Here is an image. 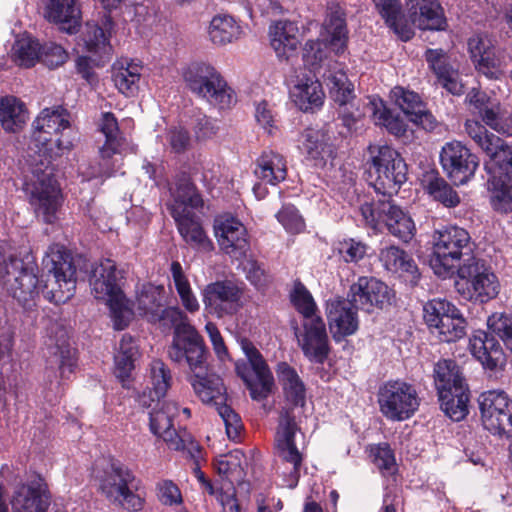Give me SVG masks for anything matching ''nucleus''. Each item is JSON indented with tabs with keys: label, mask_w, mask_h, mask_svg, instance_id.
<instances>
[{
	"label": "nucleus",
	"mask_w": 512,
	"mask_h": 512,
	"mask_svg": "<svg viewBox=\"0 0 512 512\" xmlns=\"http://www.w3.org/2000/svg\"><path fill=\"white\" fill-rule=\"evenodd\" d=\"M33 127L30 149L41 159L40 166L25 181L24 190L36 218L53 224L62 205V194L50 164L73 149L77 133L70 112L62 106L43 109Z\"/></svg>",
	"instance_id": "obj_1"
},
{
	"label": "nucleus",
	"mask_w": 512,
	"mask_h": 512,
	"mask_svg": "<svg viewBox=\"0 0 512 512\" xmlns=\"http://www.w3.org/2000/svg\"><path fill=\"white\" fill-rule=\"evenodd\" d=\"M47 271L46 283L39 285L37 267L25 264L18 258H10L9 262L0 266V277L7 292L25 309L36 306L40 291L43 297L55 304L66 303L76 290V267L72 256L63 245L51 244L42 261Z\"/></svg>",
	"instance_id": "obj_2"
},
{
	"label": "nucleus",
	"mask_w": 512,
	"mask_h": 512,
	"mask_svg": "<svg viewBox=\"0 0 512 512\" xmlns=\"http://www.w3.org/2000/svg\"><path fill=\"white\" fill-rule=\"evenodd\" d=\"M170 213L183 240L193 249L210 252L214 246L202 228L195 211L203 206V199L186 175L177 177L170 185Z\"/></svg>",
	"instance_id": "obj_3"
},
{
	"label": "nucleus",
	"mask_w": 512,
	"mask_h": 512,
	"mask_svg": "<svg viewBox=\"0 0 512 512\" xmlns=\"http://www.w3.org/2000/svg\"><path fill=\"white\" fill-rule=\"evenodd\" d=\"M173 327L167 348L168 358L176 364H187L191 372L206 370V349L202 336L179 307H167L163 316Z\"/></svg>",
	"instance_id": "obj_4"
},
{
	"label": "nucleus",
	"mask_w": 512,
	"mask_h": 512,
	"mask_svg": "<svg viewBox=\"0 0 512 512\" xmlns=\"http://www.w3.org/2000/svg\"><path fill=\"white\" fill-rule=\"evenodd\" d=\"M474 246L464 228L447 225L436 229L432 236L430 259L433 272L443 279L452 277L465 259L476 258L473 255Z\"/></svg>",
	"instance_id": "obj_5"
},
{
	"label": "nucleus",
	"mask_w": 512,
	"mask_h": 512,
	"mask_svg": "<svg viewBox=\"0 0 512 512\" xmlns=\"http://www.w3.org/2000/svg\"><path fill=\"white\" fill-rule=\"evenodd\" d=\"M122 278V272L111 259L97 263L89 277L91 293L109 306L114 327L118 330L124 329L132 316L129 302L121 288Z\"/></svg>",
	"instance_id": "obj_6"
},
{
	"label": "nucleus",
	"mask_w": 512,
	"mask_h": 512,
	"mask_svg": "<svg viewBox=\"0 0 512 512\" xmlns=\"http://www.w3.org/2000/svg\"><path fill=\"white\" fill-rule=\"evenodd\" d=\"M321 39L309 40L303 48V59L317 69L327 59V49L340 56L347 49L349 32L344 9L338 4L328 6L320 32Z\"/></svg>",
	"instance_id": "obj_7"
},
{
	"label": "nucleus",
	"mask_w": 512,
	"mask_h": 512,
	"mask_svg": "<svg viewBox=\"0 0 512 512\" xmlns=\"http://www.w3.org/2000/svg\"><path fill=\"white\" fill-rule=\"evenodd\" d=\"M434 382L445 415L453 421L463 420L468 414L469 390L455 361H439L434 368Z\"/></svg>",
	"instance_id": "obj_8"
},
{
	"label": "nucleus",
	"mask_w": 512,
	"mask_h": 512,
	"mask_svg": "<svg viewBox=\"0 0 512 512\" xmlns=\"http://www.w3.org/2000/svg\"><path fill=\"white\" fill-rule=\"evenodd\" d=\"M455 288L465 299L487 303L495 299L501 284L493 268L480 258L465 259L456 273Z\"/></svg>",
	"instance_id": "obj_9"
},
{
	"label": "nucleus",
	"mask_w": 512,
	"mask_h": 512,
	"mask_svg": "<svg viewBox=\"0 0 512 512\" xmlns=\"http://www.w3.org/2000/svg\"><path fill=\"white\" fill-rule=\"evenodd\" d=\"M187 88L198 98L220 109L233 103V90L221 73L208 62H193L183 70Z\"/></svg>",
	"instance_id": "obj_10"
},
{
	"label": "nucleus",
	"mask_w": 512,
	"mask_h": 512,
	"mask_svg": "<svg viewBox=\"0 0 512 512\" xmlns=\"http://www.w3.org/2000/svg\"><path fill=\"white\" fill-rule=\"evenodd\" d=\"M98 481L100 491L112 504L130 512L143 508L144 498L138 493V481L125 465L110 462Z\"/></svg>",
	"instance_id": "obj_11"
},
{
	"label": "nucleus",
	"mask_w": 512,
	"mask_h": 512,
	"mask_svg": "<svg viewBox=\"0 0 512 512\" xmlns=\"http://www.w3.org/2000/svg\"><path fill=\"white\" fill-rule=\"evenodd\" d=\"M155 405L149 412V428L153 435L163 439L169 449L182 451L192 458H198L200 446L185 430H176L173 427V419L179 413L177 403L173 401H155Z\"/></svg>",
	"instance_id": "obj_12"
},
{
	"label": "nucleus",
	"mask_w": 512,
	"mask_h": 512,
	"mask_svg": "<svg viewBox=\"0 0 512 512\" xmlns=\"http://www.w3.org/2000/svg\"><path fill=\"white\" fill-rule=\"evenodd\" d=\"M372 167L369 170L371 185L384 197L397 194L407 180V166L400 154L388 145L371 150Z\"/></svg>",
	"instance_id": "obj_13"
},
{
	"label": "nucleus",
	"mask_w": 512,
	"mask_h": 512,
	"mask_svg": "<svg viewBox=\"0 0 512 512\" xmlns=\"http://www.w3.org/2000/svg\"><path fill=\"white\" fill-rule=\"evenodd\" d=\"M205 371L192 372L194 374L191 382L193 389L203 403L215 406L224 422L228 438L236 441L242 429L241 419L225 403L226 394L222 379L215 374L205 375Z\"/></svg>",
	"instance_id": "obj_14"
},
{
	"label": "nucleus",
	"mask_w": 512,
	"mask_h": 512,
	"mask_svg": "<svg viewBox=\"0 0 512 512\" xmlns=\"http://www.w3.org/2000/svg\"><path fill=\"white\" fill-rule=\"evenodd\" d=\"M359 211L365 224L373 229L383 222L390 234L404 242H409L415 236L416 226L412 217L390 199L378 200L377 203L365 202Z\"/></svg>",
	"instance_id": "obj_15"
},
{
	"label": "nucleus",
	"mask_w": 512,
	"mask_h": 512,
	"mask_svg": "<svg viewBox=\"0 0 512 512\" xmlns=\"http://www.w3.org/2000/svg\"><path fill=\"white\" fill-rule=\"evenodd\" d=\"M377 402L386 419L401 422L415 414L420 398L412 384L397 379L389 380L379 387Z\"/></svg>",
	"instance_id": "obj_16"
},
{
	"label": "nucleus",
	"mask_w": 512,
	"mask_h": 512,
	"mask_svg": "<svg viewBox=\"0 0 512 512\" xmlns=\"http://www.w3.org/2000/svg\"><path fill=\"white\" fill-rule=\"evenodd\" d=\"M242 349L248 363L236 362V373L245 382L253 400H264L273 391V375L259 351L251 343L242 342Z\"/></svg>",
	"instance_id": "obj_17"
},
{
	"label": "nucleus",
	"mask_w": 512,
	"mask_h": 512,
	"mask_svg": "<svg viewBox=\"0 0 512 512\" xmlns=\"http://www.w3.org/2000/svg\"><path fill=\"white\" fill-rule=\"evenodd\" d=\"M481 422L497 436H512V399L502 390H489L478 398Z\"/></svg>",
	"instance_id": "obj_18"
},
{
	"label": "nucleus",
	"mask_w": 512,
	"mask_h": 512,
	"mask_svg": "<svg viewBox=\"0 0 512 512\" xmlns=\"http://www.w3.org/2000/svg\"><path fill=\"white\" fill-rule=\"evenodd\" d=\"M12 512H47L50 497L41 478L24 480L19 475L9 483Z\"/></svg>",
	"instance_id": "obj_19"
},
{
	"label": "nucleus",
	"mask_w": 512,
	"mask_h": 512,
	"mask_svg": "<svg viewBox=\"0 0 512 512\" xmlns=\"http://www.w3.org/2000/svg\"><path fill=\"white\" fill-rule=\"evenodd\" d=\"M439 158L443 171L455 185L466 184L479 167L478 157L457 140L445 143Z\"/></svg>",
	"instance_id": "obj_20"
},
{
	"label": "nucleus",
	"mask_w": 512,
	"mask_h": 512,
	"mask_svg": "<svg viewBox=\"0 0 512 512\" xmlns=\"http://www.w3.org/2000/svg\"><path fill=\"white\" fill-rule=\"evenodd\" d=\"M301 329H295L298 346L312 363L323 364L329 356L330 345L322 317L303 320Z\"/></svg>",
	"instance_id": "obj_21"
},
{
	"label": "nucleus",
	"mask_w": 512,
	"mask_h": 512,
	"mask_svg": "<svg viewBox=\"0 0 512 512\" xmlns=\"http://www.w3.org/2000/svg\"><path fill=\"white\" fill-rule=\"evenodd\" d=\"M242 294V288L230 280L210 283L202 294L205 310L217 318L232 315L241 306Z\"/></svg>",
	"instance_id": "obj_22"
},
{
	"label": "nucleus",
	"mask_w": 512,
	"mask_h": 512,
	"mask_svg": "<svg viewBox=\"0 0 512 512\" xmlns=\"http://www.w3.org/2000/svg\"><path fill=\"white\" fill-rule=\"evenodd\" d=\"M214 233L220 249L235 260H242L250 250L249 236L243 223L233 216L215 220Z\"/></svg>",
	"instance_id": "obj_23"
},
{
	"label": "nucleus",
	"mask_w": 512,
	"mask_h": 512,
	"mask_svg": "<svg viewBox=\"0 0 512 512\" xmlns=\"http://www.w3.org/2000/svg\"><path fill=\"white\" fill-rule=\"evenodd\" d=\"M358 306L352 298L334 297L328 299L325 312L332 338L341 342L345 337L356 333L359 328Z\"/></svg>",
	"instance_id": "obj_24"
},
{
	"label": "nucleus",
	"mask_w": 512,
	"mask_h": 512,
	"mask_svg": "<svg viewBox=\"0 0 512 512\" xmlns=\"http://www.w3.org/2000/svg\"><path fill=\"white\" fill-rule=\"evenodd\" d=\"M297 426L288 410H284L280 414L279 425L275 436V443L278 456L286 463L292 465L290 471L291 484L293 487L297 484L299 471L302 464V454L295 445V435Z\"/></svg>",
	"instance_id": "obj_25"
},
{
	"label": "nucleus",
	"mask_w": 512,
	"mask_h": 512,
	"mask_svg": "<svg viewBox=\"0 0 512 512\" xmlns=\"http://www.w3.org/2000/svg\"><path fill=\"white\" fill-rule=\"evenodd\" d=\"M46 357V376L51 383L69 379L76 369L75 350L70 347L64 332L55 342L48 344Z\"/></svg>",
	"instance_id": "obj_26"
},
{
	"label": "nucleus",
	"mask_w": 512,
	"mask_h": 512,
	"mask_svg": "<svg viewBox=\"0 0 512 512\" xmlns=\"http://www.w3.org/2000/svg\"><path fill=\"white\" fill-rule=\"evenodd\" d=\"M349 297L361 309L383 308L390 304L393 297L391 289L382 281L373 277H360L351 285Z\"/></svg>",
	"instance_id": "obj_27"
},
{
	"label": "nucleus",
	"mask_w": 512,
	"mask_h": 512,
	"mask_svg": "<svg viewBox=\"0 0 512 512\" xmlns=\"http://www.w3.org/2000/svg\"><path fill=\"white\" fill-rule=\"evenodd\" d=\"M289 94L292 102L303 112H314L324 104L325 93L315 76L296 75L291 81Z\"/></svg>",
	"instance_id": "obj_28"
},
{
	"label": "nucleus",
	"mask_w": 512,
	"mask_h": 512,
	"mask_svg": "<svg viewBox=\"0 0 512 512\" xmlns=\"http://www.w3.org/2000/svg\"><path fill=\"white\" fill-rule=\"evenodd\" d=\"M468 51L475 68L487 78L499 79L503 71L495 58L494 43L484 33L471 36L468 40Z\"/></svg>",
	"instance_id": "obj_29"
},
{
	"label": "nucleus",
	"mask_w": 512,
	"mask_h": 512,
	"mask_svg": "<svg viewBox=\"0 0 512 512\" xmlns=\"http://www.w3.org/2000/svg\"><path fill=\"white\" fill-rule=\"evenodd\" d=\"M409 17L421 30L442 31L447 27L444 10L437 0H409Z\"/></svg>",
	"instance_id": "obj_30"
},
{
	"label": "nucleus",
	"mask_w": 512,
	"mask_h": 512,
	"mask_svg": "<svg viewBox=\"0 0 512 512\" xmlns=\"http://www.w3.org/2000/svg\"><path fill=\"white\" fill-rule=\"evenodd\" d=\"M44 15L68 34L76 33L81 26V11L76 0H47Z\"/></svg>",
	"instance_id": "obj_31"
},
{
	"label": "nucleus",
	"mask_w": 512,
	"mask_h": 512,
	"mask_svg": "<svg viewBox=\"0 0 512 512\" xmlns=\"http://www.w3.org/2000/svg\"><path fill=\"white\" fill-rule=\"evenodd\" d=\"M469 351L484 368L494 370L504 362V352L497 340L485 331L478 330L469 338Z\"/></svg>",
	"instance_id": "obj_32"
},
{
	"label": "nucleus",
	"mask_w": 512,
	"mask_h": 512,
	"mask_svg": "<svg viewBox=\"0 0 512 512\" xmlns=\"http://www.w3.org/2000/svg\"><path fill=\"white\" fill-rule=\"evenodd\" d=\"M164 287L152 283L143 284L137 291L136 309L140 315L147 317L150 322H163L167 320L163 317L167 308L163 307Z\"/></svg>",
	"instance_id": "obj_33"
},
{
	"label": "nucleus",
	"mask_w": 512,
	"mask_h": 512,
	"mask_svg": "<svg viewBox=\"0 0 512 512\" xmlns=\"http://www.w3.org/2000/svg\"><path fill=\"white\" fill-rule=\"evenodd\" d=\"M143 66L132 59H119L112 65V81L126 97L135 96L140 88Z\"/></svg>",
	"instance_id": "obj_34"
},
{
	"label": "nucleus",
	"mask_w": 512,
	"mask_h": 512,
	"mask_svg": "<svg viewBox=\"0 0 512 512\" xmlns=\"http://www.w3.org/2000/svg\"><path fill=\"white\" fill-rule=\"evenodd\" d=\"M426 61L437 76L439 84L453 95H461L464 85L458 70L447 63L446 55L441 49H429L425 54Z\"/></svg>",
	"instance_id": "obj_35"
},
{
	"label": "nucleus",
	"mask_w": 512,
	"mask_h": 512,
	"mask_svg": "<svg viewBox=\"0 0 512 512\" xmlns=\"http://www.w3.org/2000/svg\"><path fill=\"white\" fill-rule=\"evenodd\" d=\"M385 24L402 40L409 41L414 31L404 15L400 0H373Z\"/></svg>",
	"instance_id": "obj_36"
},
{
	"label": "nucleus",
	"mask_w": 512,
	"mask_h": 512,
	"mask_svg": "<svg viewBox=\"0 0 512 512\" xmlns=\"http://www.w3.org/2000/svg\"><path fill=\"white\" fill-rule=\"evenodd\" d=\"M173 377L169 367L159 359H154L149 365V395L144 392L139 396V403L151 407L155 401L165 397L172 385Z\"/></svg>",
	"instance_id": "obj_37"
},
{
	"label": "nucleus",
	"mask_w": 512,
	"mask_h": 512,
	"mask_svg": "<svg viewBox=\"0 0 512 512\" xmlns=\"http://www.w3.org/2000/svg\"><path fill=\"white\" fill-rule=\"evenodd\" d=\"M379 260L387 271L399 273L412 283H416L419 278L415 261L405 250L398 246L383 247L379 252Z\"/></svg>",
	"instance_id": "obj_38"
},
{
	"label": "nucleus",
	"mask_w": 512,
	"mask_h": 512,
	"mask_svg": "<svg viewBox=\"0 0 512 512\" xmlns=\"http://www.w3.org/2000/svg\"><path fill=\"white\" fill-rule=\"evenodd\" d=\"M270 44L278 57L288 58L299 44V29L295 22L279 20L269 27Z\"/></svg>",
	"instance_id": "obj_39"
},
{
	"label": "nucleus",
	"mask_w": 512,
	"mask_h": 512,
	"mask_svg": "<svg viewBox=\"0 0 512 512\" xmlns=\"http://www.w3.org/2000/svg\"><path fill=\"white\" fill-rule=\"evenodd\" d=\"M254 175L264 184L276 186L286 179L287 161L277 152L264 151L256 161Z\"/></svg>",
	"instance_id": "obj_40"
},
{
	"label": "nucleus",
	"mask_w": 512,
	"mask_h": 512,
	"mask_svg": "<svg viewBox=\"0 0 512 512\" xmlns=\"http://www.w3.org/2000/svg\"><path fill=\"white\" fill-rule=\"evenodd\" d=\"M112 28V21L106 17L104 28L95 23H86L81 38L86 51L92 55L102 58L110 55L112 47L109 41V33Z\"/></svg>",
	"instance_id": "obj_41"
},
{
	"label": "nucleus",
	"mask_w": 512,
	"mask_h": 512,
	"mask_svg": "<svg viewBox=\"0 0 512 512\" xmlns=\"http://www.w3.org/2000/svg\"><path fill=\"white\" fill-rule=\"evenodd\" d=\"M277 375L285 399L295 407H303L306 402V389L296 370L287 363L281 362L277 366Z\"/></svg>",
	"instance_id": "obj_42"
},
{
	"label": "nucleus",
	"mask_w": 512,
	"mask_h": 512,
	"mask_svg": "<svg viewBox=\"0 0 512 512\" xmlns=\"http://www.w3.org/2000/svg\"><path fill=\"white\" fill-rule=\"evenodd\" d=\"M339 66L340 64L335 62L333 67H329L323 73V77L333 100L340 106H345L354 99V85Z\"/></svg>",
	"instance_id": "obj_43"
},
{
	"label": "nucleus",
	"mask_w": 512,
	"mask_h": 512,
	"mask_svg": "<svg viewBox=\"0 0 512 512\" xmlns=\"http://www.w3.org/2000/svg\"><path fill=\"white\" fill-rule=\"evenodd\" d=\"M241 26L236 20L226 14H219L212 18L208 27L210 41L217 46H224L240 38Z\"/></svg>",
	"instance_id": "obj_44"
},
{
	"label": "nucleus",
	"mask_w": 512,
	"mask_h": 512,
	"mask_svg": "<svg viewBox=\"0 0 512 512\" xmlns=\"http://www.w3.org/2000/svg\"><path fill=\"white\" fill-rule=\"evenodd\" d=\"M422 184L427 193L445 207H456L460 203L457 192L438 173L430 171L422 179Z\"/></svg>",
	"instance_id": "obj_45"
},
{
	"label": "nucleus",
	"mask_w": 512,
	"mask_h": 512,
	"mask_svg": "<svg viewBox=\"0 0 512 512\" xmlns=\"http://www.w3.org/2000/svg\"><path fill=\"white\" fill-rule=\"evenodd\" d=\"M137 356L138 349L133 338L129 335H123L118 351L114 356V373L123 383V386H125V382L130 378Z\"/></svg>",
	"instance_id": "obj_46"
},
{
	"label": "nucleus",
	"mask_w": 512,
	"mask_h": 512,
	"mask_svg": "<svg viewBox=\"0 0 512 512\" xmlns=\"http://www.w3.org/2000/svg\"><path fill=\"white\" fill-rule=\"evenodd\" d=\"M100 130L105 136V144L100 150L103 160H108L112 155L120 152L125 143V137L119 130L118 122L113 113L102 114Z\"/></svg>",
	"instance_id": "obj_47"
},
{
	"label": "nucleus",
	"mask_w": 512,
	"mask_h": 512,
	"mask_svg": "<svg viewBox=\"0 0 512 512\" xmlns=\"http://www.w3.org/2000/svg\"><path fill=\"white\" fill-rule=\"evenodd\" d=\"M27 119L28 114L23 102L12 96L0 100V122L4 130L16 132Z\"/></svg>",
	"instance_id": "obj_48"
},
{
	"label": "nucleus",
	"mask_w": 512,
	"mask_h": 512,
	"mask_svg": "<svg viewBox=\"0 0 512 512\" xmlns=\"http://www.w3.org/2000/svg\"><path fill=\"white\" fill-rule=\"evenodd\" d=\"M370 105L373 121L376 125L385 127L389 133L396 137L405 136L407 124L399 114H394L381 99H372Z\"/></svg>",
	"instance_id": "obj_49"
},
{
	"label": "nucleus",
	"mask_w": 512,
	"mask_h": 512,
	"mask_svg": "<svg viewBox=\"0 0 512 512\" xmlns=\"http://www.w3.org/2000/svg\"><path fill=\"white\" fill-rule=\"evenodd\" d=\"M170 272L182 306L189 313L197 312L200 305L182 265L178 261H173L170 265Z\"/></svg>",
	"instance_id": "obj_50"
},
{
	"label": "nucleus",
	"mask_w": 512,
	"mask_h": 512,
	"mask_svg": "<svg viewBox=\"0 0 512 512\" xmlns=\"http://www.w3.org/2000/svg\"><path fill=\"white\" fill-rule=\"evenodd\" d=\"M243 458V452L238 449L219 455L214 462L215 470L229 484L239 483L244 479Z\"/></svg>",
	"instance_id": "obj_51"
},
{
	"label": "nucleus",
	"mask_w": 512,
	"mask_h": 512,
	"mask_svg": "<svg viewBox=\"0 0 512 512\" xmlns=\"http://www.w3.org/2000/svg\"><path fill=\"white\" fill-rule=\"evenodd\" d=\"M491 145V150H486L485 153L490 156L491 161L485 165L488 173L493 175L496 172L497 178L505 175L506 178L512 177V146L504 143L499 138L498 142Z\"/></svg>",
	"instance_id": "obj_52"
},
{
	"label": "nucleus",
	"mask_w": 512,
	"mask_h": 512,
	"mask_svg": "<svg viewBox=\"0 0 512 512\" xmlns=\"http://www.w3.org/2000/svg\"><path fill=\"white\" fill-rule=\"evenodd\" d=\"M11 58L20 67L34 66L40 59V43L26 34L18 36L11 48Z\"/></svg>",
	"instance_id": "obj_53"
},
{
	"label": "nucleus",
	"mask_w": 512,
	"mask_h": 512,
	"mask_svg": "<svg viewBox=\"0 0 512 512\" xmlns=\"http://www.w3.org/2000/svg\"><path fill=\"white\" fill-rule=\"evenodd\" d=\"M328 140L323 130L307 128L299 136L298 149L308 159L321 160L326 152Z\"/></svg>",
	"instance_id": "obj_54"
},
{
	"label": "nucleus",
	"mask_w": 512,
	"mask_h": 512,
	"mask_svg": "<svg viewBox=\"0 0 512 512\" xmlns=\"http://www.w3.org/2000/svg\"><path fill=\"white\" fill-rule=\"evenodd\" d=\"M434 333L443 342H454L462 338L466 333V321L461 311L455 306L450 314L436 325Z\"/></svg>",
	"instance_id": "obj_55"
},
{
	"label": "nucleus",
	"mask_w": 512,
	"mask_h": 512,
	"mask_svg": "<svg viewBox=\"0 0 512 512\" xmlns=\"http://www.w3.org/2000/svg\"><path fill=\"white\" fill-rule=\"evenodd\" d=\"M488 183L492 186L491 204L493 208L504 213L512 212V179L497 178L494 171L492 179Z\"/></svg>",
	"instance_id": "obj_56"
},
{
	"label": "nucleus",
	"mask_w": 512,
	"mask_h": 512,
	"mask_svg": "<svg viewBox=\"0 0 512 512\" xmlns=\"http://www.w3.org/2000/svg\"><path fill=\"white\" fill-rule=\"evenodd\" d=\"M290 299L296 311L303 316V320L321 317L312 294L301 282L294 283Z\"/></svg>",
	"instance_id": "obj_57"
},
{
	"label": "nucleus",
	"mask_w": 512,
	"mask_h": 512,
	"mask_svg": "<svg viewBox=\"0 0 512 512\" xmlns=\"http://www.w3.org/2000/svg\"><path fill=\"white\" fill-rule=\"evenodd\" d=\"M487 326L512 353V315L505 312H495L488 317Z\"/></svg>",
	"instance_id": "obj_58"
},
{
	"label": "nucleus",
	"mask_w": 512,
	"mask_h": 512,
	"mask_svg": "<svg viewBox=\"0 0 512 512\" xmlns=\"http://www.w3.org/2000/svg\"><path fill=\"white\" fill-rule=\"evenodd\" d=\"M480 117L487 126L498 133L512 135V125L504 118L500 103L496 99L480 114Z\"/></svg>",
	"instance_id": "obj_59"
},
{
	"label": "nucleus",
	"mask_w": 512,
	"mask_h": 512,
	"mask_svg": "<svg viewBox=\"0 0 512 512\" xmlns=\"http://www.w3.org/2000/svg\"><path fill=\"white\" fill-rule=\"evenodd\" d=\"M454 307L455 305L446 299L436 298L428 301L423 307L426 324L433 329Z\"/></svg>",
	"instance_id": "obj_60"
},
{
	"label": "nucleus",
	"mask_w": 512,
	"mask_h": 512,
	"mask_svg": "<svg viewBox=\"0 0 512 512\" xmlns=\"http://www.w3.org/2000/svg\"><path fill=\"white\" fill-rule=\"evenodd\" d=\"M191 137L189 131L183 126H172L167 129L164 145L170 152L181 154L191 147Z\"/></svg>",
	"instance_id": "obj_61"
},
{
	"label": "nucleus",
	"mask_w": 512,
	"mask_h": 512,
	"mask_svg": "<svg viewBox=\"0 0 512 512\" xmlns=\"http://www.w3.org/2000/svg\"><path fill=\"white\" fill-rule=\"evenodd\" d=\"M391 98L409 117L424 105L417 93L400 86L391 90Z\"/></svg>",
	"instance_id": "obj_62"
},
{
	"label": "nucleus",
	"mask_w": 512,
	"mask_h": 512,
	"mask_svg": "<svg viewBox=\"0 0 512 512\" xmlns=\"http://www.w3.org/2000/svg\"><path fill=\"white\" fill-rule=\"evenodd\" d=\"M278 222L292 234L300 233L305 228L303 217L294 205L285 204L276 214Z\"/></svg>",
	"instance_id": "obj_63"
},
{
	"label": "nucleus",
	"mask_w": 512,
	"mask_h": 512,
	"mask_svg": "<svg viewBox=\"0 0 512 512\" xmlns=\"http://www.w3.org/2000/svg\"><path fill=\"white\" fill-rule=\"evenodd\" d=\"M465 130L484 152L491 150V145L499 141L498 136L489 133L486 128L477 121L467 120L465 122Z\"/></svg>",
	"instance_id": "obj_64"
}]
</instances>
